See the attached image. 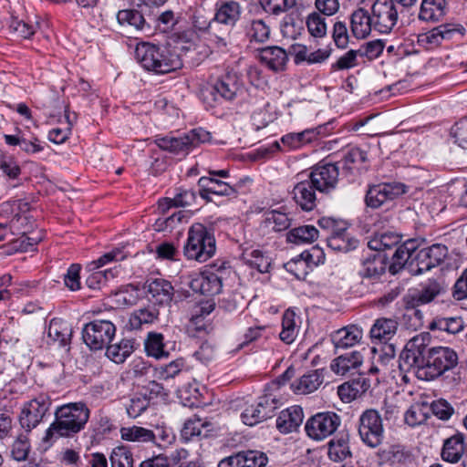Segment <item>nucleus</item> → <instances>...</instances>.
<instances>
[{"label":"nucleus","instance_id":"56","mask_svg":"<svg viewBox=\"0 0 467 467\" xmlns=\"http://www.w3.org/2000/svg\"><path fill=\"white\" fill-rule=\"evenodd\" d=\"M434 326L449 334H457L463 330L464 322L460 317H441L435 320Z\"/></svg>","mask_w":467,"mask_h":467},{"label":"nucleus","instance_id":"46","mask_svg":"<svg viewBox=\"0 0 467 467\" xmlns=\"http://www.w3.org/2000/svg\"><path fill=\"white\" fill-rule=\"evenodd\" d=\"M318 238V230L313 225H302L292 229L287 234V240L290 243L310 244Z\"/></svg>","mask_w":467,"mask_h":467},{"label":"nucleus","instance_id":"60","mask_svg":"<svg viewBox=\"0 0 467 467\" xmlns=\"http://www.w3.org/2000/svg\"><path fill=\"white\" fill-rule=\"evenodd\" d=\"M331 340L335 348V353L338 354L350 347V328L346 326L331 335Z\"/></svg>","mask_w":467,"mask_h":467},{"label":"nucleus","instance_id":"49","mask_svg":"<svg viewBox=\"0 0 467 467\" xmlns=\"http://www.w3.org/2000/svg\"><path fill=\"white\" fill-rule=\"evenodd\" d=\"M254 404L260 410L264 420L272 418L275 410L281 405L280 400L272 393L259 397Z\"/></svg>","mask_w":467,"mask_h":467},{"label":"nucleus","instance_id":"26","mask_svg":"<svg viewBox=\"0 0 467 467\" xmlns=\"http://www.w3.org/2000/svg\"><path fill=\"white\" fill-rule=\"evenodd\" d=\"M259 58L269 69L281 71L285 67L288 55L282 47L272 46L262 48L259 52Z\"/></svg>","mask_w":467,"mask_h":467},{"label":"nucleus","instance_id":"7","mask_svg":"<svg viewBox=\"0 0 467 467\" xmlns=\"http://www.w3.org/2000/svg\"><path fill=\"white\" fill-rule=\"evenodd\" d=\"M427 366L420 370L419 379L432 380L458 365V354L449 347H432L429 353Z\"/></svg>","mask_w":467,"mask_h":467},{"label":"nucleus","instance_id":"52","mask_svg":"<svg viewBox=\"0 0 467 467\" xmlns=\"http://www.w3.org/2000/svg\"><path fill=\"white\" fill-rule=\"evenodd\" d=\"M185 367V360L183 358H177L171 361L169 364L160 366L155 369L158 379L168 380L175 378Z\"/></svg>","mask_w":467,"mask_h":467},{"label":"nucleus","instance_id":"45","mask_svg":"<svg viewBox=\"0 0 467 467\" xmlns=\"http://www.w3.org/2000/svg\"><path fill=\"white\" fill-rule=\"evenodd\" d=\"M121 438L128 441L156 442V434L153 431L143 427L132 426L120 429Z\"/></svg>","mask_w":467,"mask_h":467},{"label":"nucleus","instance_id":"15","mask_svg":"<svg viewBox=\"0 0 467 467\" xmlns=\"http://www.w3.org/2000/svg\"><path fill=\"white\" fill-rule=\"evenodd\" d=\"M374 26L380 33H389L399 17L394 0H376L371 6Z\"/></svg>","mask_w":467,"mask_h":467},{"label":"nucleus","instance_id":"20","mask_svg":"<svg viewBox=\"0 0 467 467\" xmlns=\"http://www.w3.org/2000/svg\"><path fill=\"white\" fill-rule=\"evenodd\" d=\"M200 196L210 202V195L217 196H234L236 194L235 189L230 183L215 177L202 176L198 180Z\"/></svg>","mask_w":467,"mask_h":467},{"label":"nucleus","instance_id":"32","mask_svg":"<svg viewBox=\"0 0 467 467\" xmlns=\"http://www.w3.org/2000/svg\"><path fill=\"white\" fill-rule=\"evenodd\" d=\"M446 11V0H422L419 19L426 22H437L445 16Z\"/></svg>","mask_w":467,"mask_h":467},{"label":"nucleus","instance_id":"64","mask_svg":"<svg viewBox=\"0 0 467 467\" xmlns=\"http://www.w3.org/2000/svg\"><path fill=\"white\" fill-rule=\"evenodd\" d=\"M454 142L461 148L467 149V119H462L451 128Z\"/></svg>","mask_w":467,"mask_h":467},{"label":"nucleus","instance_id":"62","mask_svg":"<svg viewBox=\"0 0 467 467\" xmlns=\"http://www.w3.org/2000/svg\"><path fill=\"white\" fill-rule=\"evenodd\" d=\"M112 270L94 271L86 279V285L90 289H99L109 279L113 278Z\"/></svg>","mask_w":467,"mask_h":467},{"label":"nucleus","instance_id":"2","mask_svg":"<svg viewBox=\"0 0 467 467\" xmlns=\"http://www.w3.org/2000/svg\"><path fill=\"white\" fill-rule=\"evenodd\" d=\"M135 55L140 64L156 74H166L180 68L182 65L179 56L171 49L150 43L138 45Z\"/></svg>","mask_w":467,"mask_h":467},{"label":"nucleus","instance_id":"44","mask_svg":"<svg viewBox=\"0 0 467 467\" xmlns=\"http://www.w3.org/2000/svg\"><path fill=\"white\" fill-rule=\"evenodd\" d=\"M242 260L260 273H267L271 266L270 257L258 249L244 251Z\"/></svg>","mask_w":467,"mask_h":467},{"label":"nucleus","instance_id":"55","mask_svg":"<svg viewBox=\"0 0 467 467\" xmlns=\"http://www.w3.org/2000/svg\"><path fill=\"white\" fill-rule=\"evenodd\" d=\"M318 225L323 229L331 231L330 235H349L348 223L344 220L335 219L332 217H322L318 220Z\"/></svg>","mask_w":467,"mask_h":467},{"label":"nucleus","instance_id":"22","mask_svg":"<svg viewBox=\"0 0 467 467\" xmlns=\"http://www.w3.org/2000/svg\"><path fill=\"white\" fill-rule=\"evenodd\" d=\"M311 182L309 179L299 182L294 186L292 191L293 199L296 203L306 212L312 211L316 207L317 200V190H316V186L311 184Z\"/></svg>","mask_w":467,"mask_h":467},{"label":"nucleus","instance_id":"33","mask_svg":"<svg viewBox=\"0 0 467 467\" xmlns=\"http://www.w3.org/2000/svg\"><path fill=\"white\" fill-rule=\"evenodd\" d=\"M397 329L398 322L395 319L381 317L375 321L369 333L372 339L386 343L395 336Z\"/></svg>","mask_w":467,"mask_h":467},{"label":"nucleus","instance_id":"12","mask_svg":"<svg viewBox=\"0 0 467 467\" xmlns=\"http://www.w3.org/2000/svg\"><path fill=\"white\" fill-rule=\"evenodd\" d=\"M447 291V284L442 278H430L421 285L420 289L410 291L404 296L406 308H415L434 301Z\"/></svg>","mask_w":467,"mask_h":467},{"label":"nucleus","instance_id":"40","mask_svg":"<svg viewBox=\"0 0 467 467\" xmlns=\"http://www.w3.org/2000/svg\"><path fill=\"white\" fill-rule=\"evenodd\" d=\"M401 235L394 232H383L376 234L368 242V246L373 251L390 250L400 244Z\"/></svg>","mask_w":467,"mask_h":467},{"label":"nucleus","instance_id":"4","mask_svg":"<svg viewBox=\"0 0 467 467\" xmlns=\"http://www.w3.org/2000/svg\"><path fill=\"white\" fill-rule=\"evenodd\" d=\"M431 337L428 333L416 335L410 339L401 351L399 359V368L401 371H413L419 379V373L423 367L427 366Z\"/></svg>","mask_w":467,"mask_h":467},{"label":"nucleus","instance_id":"31","mask_svg":"<svg viewBox=\"0 0 467 467\" xmlns=\"http://www.w3.org/2000/svg\"><path fill=\"white\" fill-rule=\"evenodd\" d=\"M389 256L385 254H376L371 257H368L361 263L358 274L362 277H379L385 273L388 267Z\"/></svg>","mask_w":467,"mask_h":467},{"label":"nucleus","instance_id":"58","mask_svg":"<svg viewBox=\"0 0 467 467\" xmlns=\"http://www.w3.org/2000/svg\"><path fill=\"white\" fill-rule=\"evenodd\" d=\"M109 460L111 467H133L132 454L124 446L113 449Z\"/></svg>","mask_w":467,"mask_h":467},{"label":"nucleus","instance_id":"14","mask_svg":"<svg viewBox=\"0 0 467 467\" xmlns=\"http://www.w3.org/2000/svg\"><path fill=\"white\" fill-rule=\"evenodd\" d=\"M51 402L45 395L26 402L19 415V423L26 432H30L35 429L47 415Z\"/></svg>","mask_w":467,"mask_h":467},{"label":"nucleus","instance_id":"28","mask_svg":"<svg viewBox=\"0 0 467 467\" xmlns=\"http://www.w3.org/2000/svg\"><path fill=\"white\" fill-rule=\"evenodd\" d=\"M73 329L71 325L63 319L53 318L48 326L47 337L58 345V347H67L69 345Z\"/></svg>","mask_w":467,"mask_h":467},{"label":"nucleus","instance_id":"39","mask_svg":"<svg viewBox=\"0 0 467 467\" xmlns=\"http://www.w3.org/2000/svg\"><path fill=\"white\" fill-rule=\"evenodd\" d=\"M319 131L317 129H307L301 132H291L281 138V143L287 150H296L314 140Z\"/></svg>","mask_w":467,"mask_h":467},{"label":"nucleus","instance_id":"59","mask_svg":"<svg viewBox=\"0 0 467 467\" xmlns=\"http://www.w3.org/2000/svg\"><path fill=\"white\" fill-rule=\"evenodd\" d=\"M150 404L149 400L146 395L136 394L130 399L129 403L126 405V410L130 418H137L145 410L148 408Z\"/></svg>","mask_w":467,"mask_h":467},{"label":"nucleus","instance_id":"6","mask_svg":"<svg viewBox=\"0 0 467 467\" xmlns=\"http://www.w3.org/2000/svg\"><path fill=\"white\" fill-rule=\"evenodd\" d=\"M211 133L202 128H197L182 136H157L155 144L161 150L175 155L185 156L202 143L210 141Z\"/></svg>","mask_w":467,"mask_h":467},{"label":"nucleus","instance_id":"30","mask_svg":"<svg viewBox=\"0 0 467 467\" xmlns=\"http://www.w3.org/2000/svg\"><path fill=\"white\" fill-rule=\"evenodd\" d=\"M241 6L235 1H223L216 5L214 19L217 23L234 26L239 20Z\"/></svg>","mask_w":467,"mask_h":467},{"label":"nucleus","instance_id":"5","mask_svg":"<svg viewBox=\"0 0 467 467\" xmlns=\"http://www.w3.org/2000/svg\"><path fill=\"white\" fill-rule=\"evenodd\" d=\"M244 92V85L235 73H227L202 91V99L209 107L232 101Z\"/></svg>","mask_w":467,"mask_h":467},{"label":"nucleus","instance_id":"42","mask_svg":"<svg viewBox=\"0 0 467 467\" xmlns=\"http://www.w3.org/2000/svg\"><path fill=\"white\" fill-rule=\"evenodd\" d=\"M144 348L149 357H152L156 359L169 356V352L165 349L164 337L161 333H148L144 340Z\"/></svg>","mask_w":467,"mask_h":467},{"label":"nucleus","instance_id":"35","mask_svg":"<svg viewBox=\"0 0 467 467\" xmlns=\"http://www.w3.org/2000/svg\"><path fill=\"white\" fill-rule=\"evenodd\" d=\"M300 317L290 309L285 311L282 318V330L279 334L280 339L285 344L295 341L299 331Z\"/></svg>","mask_w":467,"mask_h":467},{"label":"nucleus","instance_id":"61","mask_svg":"<svg viewBox=\"0 0 467 467\" xmlns=\"http://www.w3.org/2000/svg\"><path fill=\"white\" fill-rule=\"evenodd\" d=\"M296 5V0H264L263 8L267 13L279 15L286 12Z\"/></svg>","mask_w":467,"mask_h":467},{"label":"nucleus","instance_id":"1","mask_svg":"<svg viewBox=\"0 0 467 467\" xmlns=\"http://www.w3.org/2000/svg\"><path fill=\"white\" fill-rule=\"evenodd\" d=\"M90 410L83 402H72L58 407L55 411V420L46 431L45 441H49L54 434L58 437H72L81 431L88 419Z\"/></svg>","mask_w":467,"mask_h":467},{"label":"nucleus","instance_id":"54","mask_svg":"<svg viewBox=\"0 0 467 467\" xmlns=\"http://www.w3.org/2000/svg\"><path fill=\"white\" fill-rule=\"evenodd\" d=\"M29 432L20 433L12 445L11 454L16 461H25L30 451Z\"/></svg>","mask_w":467,"mask_h":467},{"label":"nucleus","instance_id":"34","mask_svg":"<svg viewBox=\"0 0 467 467\" xmlns=\"http://www.w3.org/2000/svg\"><path fill=\"white\" fill-rule=\"evenodd\" d=\"M373 18L367 9L359 7L352 13V35L357 38H365L371 32Z\"/></svg>","mask_w":467,"mask_h":467},{"label":"nucleus","instance_id":"9","mask_svg":"<svg viewBox=\"0 0 467 467\" xmlns=\"http://www.w3.org/2000/svg\"><path fill=\"white\" fill-rule=\"evenodd\" d=\"M358 432L362 442L369 448L379 447L384 439L382 419L376 410H365L358 420Z\"/></svg>","mask_w":467,"mask_h":467},{"label":"nucleus","instance_id":"16","mask_svg":"<svg viewBox=\"0 0 467 467\" xmlns=\"http://www.w3.org/2000/svg\"><path fill=\"white\" fill-rule=\"evenodd\" d=\"M223 268L217 269V272L205 270L202 273L191 275L189 285L191 289L203 296H213L218 295L223 288Z\"/></svg>","mask_w":467,"mask_h":467},{"label":"nucleus","instance_id":"50","mask_svg":"<svg viewBox=\"0 0 467 467\" xmlns=\"http://www.w3.org/2000/svg\"><path fill=\"white\" fill-rule=\"evenodd\" d=\"M285 269L297 279H305L312 269L302 253L284 265Z\"/></svg>","mask_w":467,"mask_h":467},{"label":"nucleus","instance_id":"36","mask_svg":"<svg viewBox=\"0 0 467 467\" xmlns=\"http://www.w3.org/2000/svg\"><path fill=\"white\" fill-rule=\"evenodd\" d=\"M385 47V44L382 40L377 39L368 41L361 44L358 48H352V67L355 66V61L358 58H362L371 61L380 56Z\"/></svg>","mask_w":467,"mask_h":467},{"label":"nucleus","instance_id":"3","mask_svg":"<svg viewBox=\"0 0 467 467\" xmlns=\"http://www.w3.org/2000/svg\"><path fill=\"white\" fill-rule=\"evenodd\" d=\"M216 251V242L211 231L202 223H193L188 230L183 255L188 260L204 263Z\"/></svg>","mask_w":467,"mask_h":467},{"label":"nucleus","instance_id":"11","mask_svg":"<svg viewBox=\"0 0 467 467\" xmlns=\"http://www.w3.org/2000/svg\"><path fill=\"white\" fill-rule=\"evenodd\" d=\"M341 424L340 417L333 411L317 412L310 417L305 425L309 438L323 441L331 436Z\"/></svg>","mask_w":467,"mask_h":467},{"label":"nucleus","instance_id":"43","mask_svg":"<svg viewBox=\"0 0 467 467\" xmlns=\"http://www.w3.org/2000/svg\"><path fill=\"white\" fill-rule=\"evenodd\" d=\"M209 427L210 423L200 418L189 419L183 425L182 437L186 441H191L195 437H207L208 432L211 431Z\"/></svg>","mask_w":467,"mask_h":467},{"label":"nucleus","instance_id":"48","mask_svg":"<svg viewBox=\"0 0 467 467\" xmlns=\"http://www.w3.org/2000/svg\"><path fill=\"white\" fill-rule=\"evenodd\" d=\"M247 36L251 41L263 43L269 39L270 27L262 19L253 20L247 27Z\"/></svg>","mask_w":467,"mask_h":467},{"label":"nucleus","instance_id":"17","mask_svg":"<svg viewBox=\"0 0 467 467\" xmlns=\"http://www.w3.org/2000/svg\"><path fill=\"white\" fill-rule=\"evenodd\" d=\"M407 192L401 182H386L370 187L366 195V203L371 208H379L388 200H393Z\"/></svg>","mask_w":467,"mask_h":467},{"label":"nucleus","instance_id":"51","mask_svg":"<svg viewBox=\"0 0 467 467\" xmlns=\"http://www.w3.org/2000/svg\"><path fill=\"white\" fill-rule=\"evenodd\" d=\"M127 254L124 252L123 247L114 248L111 251L104 254L99 259L92 261L88 264V267L90 271L98 270L105 265L111 262H119L127 257Z\"/></svg>","mask_w":467,"mask_h":467},{"label":"nucleus","instance_id":"27","mask_svg":"<svg viewBox=\"0 0 467 467\" xmlns=\"http://www.w3.org/2000/svg\"><path fill=\"white\" fill-rule=\"evenodd\" d=\"M464 435L456 433L443 442L441 456L444 462H458L464 454Z\"/></svg>","mask_w":467,"mask_h":467},{"label":"nucleus","instance_id":"18","mask_svg":"<svg viewBox=\"0 0 467 467\" xmlns=\"http://www.w3.org/2000/svg\"><path fill=\"white\" fill-rule=\"evenodd\" d=\"M267 455L257 450H245L224 457L218 462V467H265Z\"/></svg>","mask_w":467,"mask_h":467},{"label":"nucleus","instance_id":"63","mask_svg":"<svg viewBox=\"0 0 467 467\" xmlns=\"http://www.w3.org/2000/svg\"><path fill=\"white\" fill-rule=\"evenodd\" d=\"M81 266L78 264H72L64 276L65 285L71 291L80 289V273Z\"/></svg>","mask_w":467,"mask_h":467},{"label":"nucleus","instance_id":"24","mask_svg":"<svg viewBox=\"0 0 467 467\" xmlns=\"http://www.w3.org/2000/svg\"><path fill=\"white\" fill-rule=\"evenodd\" d=\"M196 192L192 189L179 188L172 198H163L158 202V209L165 214L171 208L188 207L195 204Z\"/></svg>","mask_w":467,"mask_h":467},{"label":"nucleus","instance_id":"25","mask_svg":"<svg viewBox=\"0 0 467 467\" xmlns=\"http://www.w3.org/2000/svg\"><path fill=\"white\" fill-rule=\"evenodd\" d=\"M149 300L158 305L169 304L173 296V286L162 278L151 280L147 285Z\"/></svg>","mask_w":467,"mask_h":467},{"label":"nucleus","instance_id":"13","mask_svg":"<svg viewBox=\"0 0 467 467\" xmlns=\"http://www.w3.org/2000/svg\"><path fill=\"white\" fill-rule=\"evenodd\" d=\"M447 254V246L441 244H435L420 250L417 249L413 261L410 264V273L414 275H422L440 265Z\"/></svg>","mask_w":467,"mask_h":467},{"label":"nucleus","instance_id":"29","mask_svg":"<svg viewBox=\"0 0 467 467\" xmlns=\"http://www.w3.org/2000/svg\"><path fill=\"white\" fill-rule=\"evenodd\" d=\"M324 376L319 370H312L291 384V389L296 394H309L316 391L323 383Z\"/></svg>","mask_w":467,"mask_h":467},{"label":"nucleus","instance_id":"23","mask_svg":"<svg viewBox=\"0 0 467 467\" xmlns=\"http://www.w3.org/2000/svg\"><path fill=\"white\" fill-rule=\"evenodd\" d=\"M304 420L303 409L291 406L280 412L276 419V428L281 433H290L297 430Z\"/></svg>","mask_w":467,"mask_h":467},{"label":"nucleus","instance_id":"41","mask_svg":"<svg viewBox=\"0 0 467 467\" xmlns=\"http://www.w3.org/2000/svg\"><path fill=\"white\" fill-rule=\"evenodd\" d=\"M158 316L159 311L154 306L141 307L130 314L128 326L132 330H138L144 325L155 322Z\"/></svg>","mask_w":467,"mask_h":467},{"label":"nucleus","instance_id":"38","mask_svg":"<svg viewBox=\"0 0 467 467\" xmlns=\"http://www.w3.org/2000/svg\"><path fill=\"white\" fill-rule=\"evenodd\" d=\"M134 340L122 338L120 341L109 345L106 349V356L116 364H122L133 353Z\"/></svg>","mask_w":467,"mask_h":467},{"label":"nucleus","instance_id":"57","mask_svg":"<svg viewBox=\"0 0 467 467\" xmlns=\"http://www.w3.org/2000/svg\"><path fill=\"white\" fill-rule=\"evenodd\" d=\"M42 240V237L39 234H34L32 236H28L23 234L19 238L14 240L10 243V250L12 252H28L33 251L35 246Z\"/></svg>","mask_w":467,"mask_h":467},{"label":"nucleus","instance_id":"8","mask_svg":"<svg viewBox=\"0 0 467 467\" xmlns=\"http://www.w3.org/2000/svg\"><path fill=\"white\" fill-rule=\"evenodd\" d=\"M348 163V157L337 163L320 162L311 169L308 179L318 192L328 194L337 185L340 165L344 168Z\"/></svg>","mask_w":467,"mask_h":467},{"label":"nucleus","instance_id":"19","mask_svg":"<svg viewBox=\"0 0 467 467\" xmlns=\"http://www.w3.org/2000/svg\"><path fill=\"white\" fill-rule=\"evenodd\" d=\"M418 247L419 243L415 239L407 240L403 244L397 245L390 261L389 259L388 260L389 271L395 275L406 265L410 270V264L413 261Z\"/></svg>","mask_w":467,"mask_h":467},{"label":"nucleus","instance_id":"37","mask_svg":"<svg viewBox=\"0 0 467 467\" xmlns=\"http://www.w3.org/2000/svg\"><path fill=\"white\" fill-rule=\"evenodd\" d=\"M350 455V435H337L328 442V456L334 462H342Z\"/></svg>","mask_w":467,"mask_h":467},{"label":"nucleus","instance_id":"21","mask_svg":"<svg viewBox=\"0 0 467 467\" xmlns=\"http://www.w3.org/2000/svg\"><path fill=\"white\" fill-rule=\"evenodd\" d=\"M464 27L460 25H441L425 34L419 36V42L432 48L441 44L444 39H451L455 34H463Z\"/></svg>","mask_w":467,"mask_h":467},{"label":"nucleus","instance_id":"10","mask_svg":"<svg viewBox=\"0 0 467 467\" xmlns=\"http://www.w3.org/2000/svg\"><path fill=\"white\" fill-rule=\"evenodd\" d=\"M116 333L112 322L104 319H96L85 325L82 337L85 344L92 350H100L108 347Z\"/></svg>","mask_w":467,"mask_h":467},{"label":"nucleus","instance_id":"47","mask_svg":"<svg viewBox=\"0 0 467 467\" xmlns=\"http://www.w3.org/2000/svg\"><path fill=\"white\" fill-rule=\"evenodd\" d=\"M117 19L120 26L144 30L147 24L141 13L135 9L120 10L117 14Z\"/></svg>","mask_w":467,"mask_h":467},{"label":"nucleus","instance_id":"53","mask_svg":"<svg viewBox=\"0 0 467 467\" xmlns=\"http://www.w3.org/2000/svg\"><path fill=\"white\" fill-rule=\"evenodd\" d=\"M326 16L319 13H312L306 18V26L311 36L322 37L327 34V24Z\"/></svg>","mask_w":467,"mask_h":467}]
</instances>
